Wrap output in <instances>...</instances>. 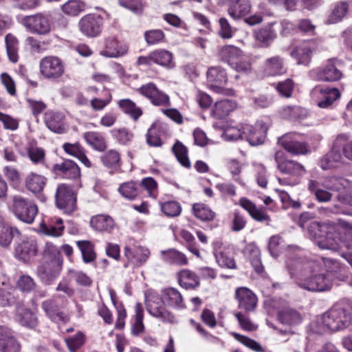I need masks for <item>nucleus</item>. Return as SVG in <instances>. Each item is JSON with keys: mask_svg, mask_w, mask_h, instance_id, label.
<instances>
[{"mask_svg": "<svg viewBox=\"0 0 352 352\" xmlns=\"http://www.w3.org/2000/svg\"><path fill=\"white\" fill-rule=\"evenodd\" d=\"M338 225L342 230L341 232L333 236L329 230L324 238L319 237L318 245L322 249L333 251L338 250L343 245L352 250V225L341 219H338Z\"/></svg>", "mask_w": 352, "mask_h": 352, "instance_id": "nucleus-4", "label": "nucleus"}, {"mask_svg": "<svg viewBox=\"0 0 352 352\" xmlns=\"http://www.w3.org/2000/svg\"><path fill=\"white\" fill-rule=\"evenodd\" d=\"M179 285L185 289H195L199 286V276L193 272L185 269L177 274Z\"/></svg>", "mask_w": 352, "mask_h": 352, "instance_id": "nucleus-38", "label": "nucleus"}, {"mask_svg": "<svg viewBox=\"0 0 352 352\" xmlns=\"http://www.w3.org/2000/svg\"><path fill=\"white\" fill-rule=\"evenodd\" d=\"M161 255L162 260L169 264L182 266L186 265L188 263L186 256L175 249L162 251Z\"/></svg>", "mask_w": 352, "mask_h": 352, "instance_id": "nucleus-39", "label": "nucleus"}, {"mask_svg": "<svg viewBox=\"0 0 352 352\" xmlns=\"http://www.w3.org/2000/svg\"><path fill=\"white\" fill-rule=\"evenodd\" d=\"M102 19L98 14H87L80 19L78 23L80 31L86 36L95 37L102 30Z\"/></svg>", "mask_w": 352, "mask_h": 352, "instance_id": "nucleus-12", "label": "nucleus"}, {"mask_svg": "<svg viewBox=\"0 0 352 352\" xmlns=\"http://www.w3.org/2000/svg\"><path fill=\"white\" fill-rule=\"evenodd\" d=\"M236 108V103L234 100H221L214 103L211 114L217 119H222L228 116Z\"/></svg>", "mask_w": 352, "mask_h": 352, "instance_id": "nucleus-33", "label": "nucleus"}, {"mask_svg": "<svg viewBox=\"0 0 352 352\" xmlns=\"http://www.w3.org/2000/svg\"><path fill=\"white\" fill-rule=\"evenodd\" d=\"M251 10L249 0H228V14L234 19H239L248 13Z\"/></svg>", "mask_w": 352, "mask_h": 352, "instance_id": "nucleus-29", "label": "nucleus"}, {"mask_svg": "<svg viewBox=\"0 0 352 352\" xmlns=\"http://www.w3.org/2000/svg\"><path fill=\"white\" fill-rule=\"evenodd\" d=\"M23 23L30 30L38 34H46L51 29L49 18L41 13L25 16Z\"/></svg>", "mask_w": 352, "mask_h": 352, "instance_id": "nucleus-13", "label": "nucleus"}, {"mask_svg": "<svg viewBox=\"0 0 352 352\" xmlns=\"http://www.w3.org/2000/svg\"><path fill=\"white\" fill-rule=\"evenodd\" d=\"M65 71L63 61L55 56L43 58L39 63V72L45 79L55 80L60 78Z\"/></svg>", "mask_w": 352, "mask_h": 352, "instance_id": "nucleus-6", "label": "nucleus"}, {"mask_svg": "<svg viewBox=\"0 0 352 352\" xmlns=\"http://www.w3.org/2000/svg\"><path fill=\"white\" fill-rule=\"evenodd\" d=\"M140 186L146 190L149 197L155 199L158 195L157 182L151 177H144L141 180Z\"/></svg>", "mask_w": 352, "mask_h": 352, "instance_id": "nucleus-59", "label": "nucleus"}, {"mask_svg": "<svg viewBox=\"0 0 352 352\" xmlns=\"http://www.w3.org/2000/svg\"><path fill=\"white\" fill-rule=\"evenodd\" d=\"M207 84L210 89L214 92L224 95H233L234 91L224 89L223 85L227 82V74L225 70L219 67H211L207 72Z\"/></svg>", "mask_w": 352, "mask_h": 352, "instance_id": "nucleus-8", "label": "nucleus"}, {"mask_svg": "<svg viewBox=\"0 0 352 352\" xmlns=\"http://www.w3.org/2000/svg\"><path fill=\"white\" fill-rule=\"evenodd\" d=\"M101 160L104 166L116 170L120 166V155L116 150H109L101 157Z\"/></svg>", "mask_w": 352, "mask_h": 352, "instance_id": "nucleus-47", "label": "nucleus"}, {"mask_svg": "<svg viewBox=\"0 0 352 352\" xmlns=\"http://www.w3.org/2000/svg\"><path fill=\"white\" fill-rule=\"evenodd\" d=\"M47 179L42 175L31 172L25 178L26 188L32 193H39L43 191Z\"/></svg>", "mask_w": 352, "mask_h": 352, "instance_id": "nucleus-32", "label": "nucleus"}, {"mask_svg": "<svg viewBox=\"0 0 352 352\" xmlns=\"http://www.w3.org/2000/svg\"><path fill=\"white\" fill-rule=\"evenodd\" d=\"M309 190L313 192L316 199L320 202H327L331 200L332 195L329 190H336L337 188L330 185L328 181H325L323 184L319 182L310 180L308 184Z\"/></svg>", "mask_w": 352, "mask_h": 352, "instance_id": "nucleus-22", "label": "nucleus"}, {"mask_svg": "<svg viewBox=\"0 0 352 352\" xmlns=\"http://www.w3.org/2000/svg\"><path fill=\"white\" fill-rule=\"evenodd\" d=\"M195 216L201 221H211L215 217V213L205 204L197 203L192 206Z\"/></svg>", "mask_w": 352, "mask_h": 352, "instance_id": "nucleus-48", "label": "nucleus"}, {"mask_svg": "<svg viewBox=\"0 0 352 352\" xmlns=\"http://www.w3.org/2000/svg\"><path fill=\"white\" fill-rule=\"evenodd\" d=\"M320 265L313 261L298 263L297 284L301 288L312 292L329 289L332 283L329 274L320 272Z\"/></svg>", "mask_w": 352, "mask_h": 352, "instance_id": "nucleus-1", "label": "nucleus"}, {"mask_svg": "<svg viewBox=\"0 0 352 352\" xmlns=\"http://www.w3.org/2000/svg\"><path fill=\"white\" fill-rule=\"evenodd\" d=\"M7 54L9 60L15 63L18 61L19 42L16 38L11 34H8L5 38Z\"/></svg>", "mask_w": 352, "mask_h": 352, "instance_id": "nucleus-43", "label": "nucleus"}, {"mask_svg": "<svg viewBox=\"0 0 352 352\" xmlns=\"http://www.w3.org/2000/svg\"><path fill=\"white\" fill-rule=\"evenodd\" d=\"M245 139L251 145H258L264 142L267 128L263 121H258L254 126L245 124Z\"/></svg>", "mask_w": 352, "mask_h": 352, "instance_id": "nucleus-18", "label": "nucleus"}, {"mask_svg": "<svg viewBox=\"0 0 352 352\" xmlns=\"http://www.w3.org/2000/svg\"><path fill=\"white\" fill-rule=\"evenodd\" d=\"M18 320L21 325L29 328L34 327L37 323L34 314L29 309L23 308L18 309Z\"/></svg>", "mask_w": 352, "mask_h": 352, "instance_id": "nucleus-53", "label": "nucleus"}, {"mask_svg": "<svg viewBox=\"0 0 352 352\" xmlns=\"http://www.w3.org/2000/svg\"><path fill=\"white\" fill-rule=\"evenodd\" d=\"M42 307L46 314L52 320L58 322L60 320L63 321L65 320V316L60 311L59 308L53 300H47L44 301L43 302Z\"/></svg>", "mask_w": 352, "mask_h": 352, "instance_id": "nucleus-44", "label": "nucleus"}, {"mask_svg": "<svg viewBox=\"0 0 352 352\" xmlns=\"http://www.w3.org/2000/svg\"><path fill=\"white\" fill-rule=\"evenodd\" d=\"M127 51L126 45L120 43L115 38L109 37L105 40L104 48L100 54L106 57L117 58L124 55Z\"/></svg>", "mask_w": 352, "mask_h": 352, "instance_id": "nucleus-24", "label": "nucleus"}, {"mask_svg": "<svg viewBox=\"0 0 352 352\" xmlns=\"http://www.w3.org/2000/svg\"><path fill=\"white\" fill-rule=\"evenodd\" d=\"M119 108L126 114L130 116L134 120H138L142 115V111L134 102L130 99H122L118 102Z\"/></svg>", "mask_w": 352, "mask_h": 352, "instance_id": "nucleus-42", "label": "nucleus"}, {"mask_svg": "<svg viewBox=\"0 0 352 352\" xmlns=\"http://www.w3.org/2000/svg\"><path fill=\"white\" fill-rule=\"evenodd\" d=\"M153 52L154 63L168 67L174 66L173 63V54L170 52L163 49L156 50Z\"/></svg>", "mask_w": 352, "mask_h": 352, "instance_id": "nucleus-49", "label": "nucleus"}, {"mask_svg": "<svg viewBox=\"0 0 352 352\" xmlns=\"http://www.w3.org/2000/svg\"><path fill=\"white\" fill-rule=\"evenodd\" d=\"M278 318L281 322L289 325L298 324L302 320L301 315L292 309H285L280 311Z\"/></svg>", "mask_w": 352, "mask_h": 352, "instance_id": "nucleus-45", "label": "nucleus"}, {"mask_svg": "<svg viewBox=\"0 0 352 352\" xmlns=\"http://www.w3.org/2000/svg\"><path fill=\"white\" fill-rule=\"evenodd\" d=\"M57 207L64 212L70 214L76 208V197L72 189L66 184L58 186L55 195Z\"/></svg>", "mask_w": 352, "mask_h": 352, "instance_id": "nucleus-9", "label": "nucleus"}, {"mask_svg": "<svg viewBox=\"0 0 352 352\" xmlns=\"http://www.w3.org/2000/svg\"><path fill=\"white\" fill-rule=\"evenodd\" d=\"M161 296L164 305L175 308H182L184 306L182 294L176 289H164L162 291Z\"/></svg>", "mask_w": 352, "mask_h": 352, "instance_id": "nucleus-36", "label": "nucleus"}, {"mask_svg": "<svg viewBox=\"0 0 352 352\" xmlns=\"http://www.w3.org/2000/svg\"><path fill=\"white\" fill-rule=\"evenodd\" d=\"M342 72L336 67L332 61H329L326 65L318 71L317 78L321 81L334 82L340 80Z\"/></svg>", "mask_w": 352, "mask_h": 352, "instance_id": "nucleus-34", "label": "nucleus"}, {"mask_svg": "<svg viewBox=\"0 0 352 352\" xmlns=\"http://www.w3.org/2000/svg\"><path fill=\"white\" fill-rule=\"evenodd\" d=\"M236 340L256 352H264L263 347L256 341L236 333H232Z\"/></svg>", "mask_w": 352, "mask_h": 352, "instance_id": "nucleus-64", "label": "nucleus"}, {"mask_svg": "<svg viewBox=\"0 0 352 352\" xmlns=\"http://www.w3.org/2000/svg\"><path fill=\"white\" fill-rule=\"evenodd\" d=\"M277 34L272 25H267L256 30L253 32V37L260 47H269L276 38Z\"/></svg>", "mask_w": 352, "mask_h": 352, "instance_id": "nucleus-23", "label": "nucleus"}, {"mask_svg": "<svg viewBox=\"0 0 352 352\" xmlns=\"http://www.w3.org/2000/svg\"><path fill=\"white\" fill-rule=\"evenodd\" d=\"M53 170L56 175L65 179H75L80 176V168L70 160H65L61 163L55 164L53 166Z\"/></svg>", "mask_w": 352, "mask_h": 352, "instance_id": "nucleus-19", "label": "nucleus"}, {"mask_svg": "<svg viewBox=\"0 0 352 352\" xmlns=\"http://www.w3.org/2000/svg\"><path fill=\"white\" fill-rule=\"evenodd\" d=\"M173 151L181 165L185 168L190 167L191 164L188 156V149L182 143L177 141L174 144Z\"/></svg>", "mask_w": 352, "mask_h": 352, "instance_id": "nucleus-51", "label": "nucleus"}, {"mask_svg": "<svg viewBox=\"0 0 352 352\" xmlns=\"http://www.w3.org/2000/svg\"><path fill=\"white\" fill-rule=\"evenodd\" d=\"M245 124L229 126L223 132L224 138L228 140H237L245 138Z\"/></svg>", "mask_w": 352, "mask_h": 352, "instance_id": "nucleus-50", "label": "nucleus"}, {"mask_svg": "<svg viewBox=\"0 0 352 352\" xmlns=\"http://www.w3.org/2000/svg\"><path fill=\"white\" fill-rule=\"evenodd\" d=\"M38 252V245L36 240L28 238L23 240L15 249L17 258L23 262H28L36 256Z\"/></svg>", "mask_w": 352, "mask_h": 352, "instance_id": "nucleus-20", "label": "nucleus"}, {"mask_svg": "<svg viewBox=\"0 0 352 352\" xmlns=\"http://www.w3.org/2000/svg\"><path fill=\"white\" fill-rule=\"evenodd\" d=\"M313 48L312 42H302L291 52V56L297 60L298 64L307 65L311 61Z\"/></svg>", "mask_w": 352, "mask_h": 352, "instance_id": "nucleus-27", "label": "nucleus"}, {"mask_svg": "<svg viewBox=\"0 0 352 352\" xmlns=\"http://www.w3.org/2000/svg\"><path fill=\"white\" fill-rule=\"evenodd\" d=\"M220 56L224 61L233 67L238 60L242 59L243 52L237 47L227 45L221 48Z\"/></svg>", "mask_w": 352, "mask_h": 352, "instance_id": "nucleus-40", "label": "nucleus"}, {"mask_svg": "<svg viewBox=\"0 0 352 352\" xmlns=\"http://www.w3.org/2000/svg\"><path fill=\"white\" fill-rule=\"evenodd\" d=\"M235 297L239 303V307L246 311H253L256 307L257 298L248 288L239 287L236 289Z\"/></svg>", "mask_w": 352, "mask_h": 352, "instance_id": "nucleus-21", "label": "nucleus"}, {"mask_svg": "<svg viewBox=\"0 0 352 352\" xmlns=\"http://www.w3.org/2000/svg\"><path fill=\"white\" fill-rule=\"evenodd\" d=\"M64 228L62 219L57 218L54 223L45 226L44 232L47 235L58 237L63 234Z\"/></svg>", "mask_w": 352, "mask_h": 352, "instance_id": "nucleus-60", "label": "nucleus"}, {"mask_svg": "<svg viewBox=\"0 0 352 352\" xmlns=\"http://www.w3.org/2000/svg\"><path fill=\"white\" fill-rule=\"evenodd\" d=\"M278 142L287 151L293 155H305L309 152L305 143L294 140L289 135L283 136Z\"/></svg>", "mask_w": 352, "mask_h": 352, "instance_id": "nucleus-28", "label": "nucleus"}, {"mask_svg": "<svg viewBox=\"0 0 352 352\" xmlns=\"http://www.w3.org/2000/svg\"><path fill=\"white\" fill-rule=\"evenodd\" d=\"M239 205L245 209L250 217L256 221L266 222L267 224L270 221V216L263 208H258L252 201L245 197L239 200Z\"/></svg>", "mask_w": 352, "mask_h": 352, "instance_id": "nucleus-25", "label": "nucleus"}, {"mask_svg": "<svg viewBox=\"0 0 352 352\" xmlns=\"http://www.w3.org/2000/svg\"><path fill=\"white\" fill-rule=\"evenodd\" d=\"M90 224L93 229L98 232L110 233L116 227L113 218L107 214H97L90 219Z\"/></svg>", "mask_w": 352, "mask_h": 352, "instance_id": "nucleus-30", "label": "nucleus"}, {"mask_svg": "<svg viewBox=\"0 0 352 352\" xmlns=\"http://www.w3.org/2000/svg\"><path fill=\"white\" fill-rule=\"evenodd\" d=\"M261 71L265 76H277L286 73L284 59L280 56L268 57L261 65Z\"/></svg>", "mask_w": 352, "mask_h": 352, "instance_id": "nucleus-16", "label": "nucleus"}, {"mask_svg": "<svg viewBox=\"0 0 352 352\" xmlns=\"http://www.w3.org/2000/svg\"><path fill=\"white\" fill-rule=\"evenodd\" d=\"M11 199V210L14 216L22 222L32 223L38 213L37 206L19 195H13Z\"/></svg>", "mask_w": 352, "mask_h": 352, "instance_id": "nucleus-5", "label": "nucleus"}, {"mask_svg": "<svg viewBox=\"0 0 352 352\" xmlns=\"http://www.w3.org/2000/svg\"><path fill=\"white\" fill-rule=\"evenodd\" d=\"M162 211L168 217H177L182 212V207L177 201H166L161 204Z\"/></svg>", "mask_w": 352, "mask_h": 352, "instance_id": "nucleus-61", "label": "nucleus"}, {"mask_svg": "<svg viewBox=\"0 0 352 352\" xmlns=\"http://www.w3.org/2000/svg\"><path fill=\"white\" fill-rule=\"evenodd\" d=\"M21 346L8 327H0V352H20Z\"/></svg>", "mask_w": 352, "mask_h": 352, "instance_id": "nucleus-17", "label": "nucleus"}, {"mask_svg": "<svg viewBox=\"0 0 352 352\" xmlns=\"http://www.w3.org/2000/svg\"><path fill=\"white\" fill-rule=\"evenodd\" d=\"M118 190L124 198L128 199H135L139 193L138 184L133 182L122 184Z\"/></svg>", "mask_w": 352, "mask_h": 352, "instance_id": "nucleus-57", "label": "nucleus"}, {"mask_svg": "<svg viewBox=\"0 0 352 352\" xmlns=\"http://www.w3.org/2000/svg\"><path fill=\"white\" fill-rule=\"evenodd\" d=\"M344 163L340 149L333 147L328 153L323 156L320 162V167L323 170L336 168Z\"/></svg>", "mask_w": 352, "mask_h": 352, "instance_id": "nucleus-31", "label": "nucleus"}, {"mask_svg": "<svg viewBox=\"0 0 352 352\" xmlns=\"http://www.w3.org/2000/svg\"><path fill=\"white\" fill-rule=\"evenodd\" d=\"M85 3L80 0H69L62 6V11L69 16H77L85 9Z\"/></svg>", "mask_w": 352, "mask_h": 352, "instance_id": "nucleus-52", "label": "nucleus"}, {"mask_svg": "<svg viewBox=\"0 0 352 352\" xmlns=\"http://www.w3.org/2000/svg\"><path fill=\"white\" fill-rule=\"evenodd\" d=\"M62 259L58 248L51 243H46L37 274L46 284H50L60 274Z\"/></svg>", "mask_w": 352, "mask_h": 352, "instance_id": "nucleus-3", "label": "nucleus"}, {"mask_svg": "<svg viewBox=\"0 0 352 352\" xmlns=\"http://www.w3.org/2000/svg\"><path fill=\"white\" fill-rule=\"evenodd\" d=\"M311 96L317 101V104L320 108H327L336 99L339 98L340 94L336 88L323 89L321 87H316L311 91Z\"/></svg>", "mask_w": 352, "mask_h": 352, "instance_id": "nucleus-14", "label": "nucleus"}, {"mask_svg": "<svg viewBox=\"0 0 352 352\" xmlns=\"http://www.w3.org/2000/svg\"><path fill=\"white\" fill-rule=\"evenodd\" d=\"M145 302L147 311L155 318H160L164 321L172 322L173 316L164 307L162 296L153 290H147L145 293Z\"/></svg>", "mask_w": 352, "mask_h": 352, "instance_id": "nucleus-7", "label": "nucleus"}, {"mask_svg": "<svg viewBox=\"0 0 352 352\" xmlns=\"http://www.w3.org/2000/svg\"><path fill=\"white\" fill-rule=\"evenodd\" d=\"M21 232L16 227L3 225L0 228V244L3 247L8 246L13 239L18 238Z\"/></svg>", "mask_w": 352, "mask_h": 352, "instance_id": "nucleus-41", "label": "nucleus"}, {"mask_svg": "<svg viewBox=\"0 0 352 352\" xmlns=\"http://www.w3.org/2000/svg\"><path fill=\"white\" fill-rule=\"evenodd\" d=\"M28 154L30 160L35 164H43L45 162V152L41 147L34 144H30L28 146Z\"/></svg>", "mask_w": 352, "mask_h": 352, "instance_id": "nucleus-56", "label": "nucleus"}, {"mask_svg": "<svg viewBox=\"0 0 352 352\" xmlns=\"http://www.w3.org/2000/svg\"><path fill=\"white\" fill-rule=\"evenodd\" d=\"M45 122L47 128L54 133L61 134L67 131L65 116L60 112H47L45 116Z\"/></svg>", "mask_w": 352, "mask_h": 352, "instance_id": "nucleus-26", "label": "nucleus"}, {"mask_svg": "<svg viewBox=\"0 0 352 352\" xmlns=\"http://www.w3.org/2000/svg\"><path fill=\"white\" fill-rule=\"evenodd\" d=\"M139 92L148 98L155 106H166L170 104L168 96L158 89L153 83L150 82L142 85L139 89Z\"/></svg>", "mask_w": 352, "mask_h": 352, "instance_id": "nucleus-15", "label": "nucleus"}, {"mask_svg": "<svg viewBox=\"0 0 352 352\" xmlns=\"http://www.w3.org/2000/svg\"><path fill=\"white\" fill-rule=\"evenodd\" d=\"M124 254L130 264L140 267L148 261L151 253L147 248L133 243L124 247Z\"/></svg>", "mask_w": 352, "mask_h": 352, "instance_id": "nucleus-10", "label": "nucleus"}, {"mask_svg": "<svg viewBox=\"0 0 352 352\" xmlns=\"http://www.w3.org/2000/svg\"><path fill=\"white\" fill-rule=\"evenodd\" d=\"M85 337L82 332H78L75 336L65 339L67 345L72 352H75L85 343Z\"/></svg>", "mask_w": 352, "mask_h": 352, "instance_id": "nucleus-62", "label": "nucleus"}, {"mask_svg": "<svg viewBox=\"0 0 352 352\" xmlns=\"http://www.w3.org/2000/svg\"><path fill=\"white\" fill-rule=\"evenodd\" d=\"M78 247L80 250L82 259L85 263H90L96 259V253L93 244L88 241H80L77 242Z\"/></svg>", "mask_w": 352, "mask_h": 352, "instance_id": "nucleus-55", "label": "nucleus"}, {"mask_svg": "<svg viewBox=\"0 0 352 352\" xmlns=\"http://www.w3.org/2000/svg\"><path fill=\"white\" fill-rule=\"evenodd\" d=\"M350 323L351 316L346 310L333 307L314 320L310 324V330L321 335L344 329Z\"/></svg>", "mask_w": 352, "mask_h": 352, "instance_id": "nucleus-2", "label": "nucleus"}, {"mask_svg": "<svg viewBox=\"0 0 352 352\" xmlns=\"http://www.w3.org/2000/svg\"><path fill=\"white\" fill-rule=\"evenodd\" d=\"M3 173L12 187L16 188L19 186L21 181V174L15 167L6 166L3 168Z\"/></svg>", "mask_w": 352, "mask_h": 352, "instance_id": "nucleus-54", "label": "nucleus"}, {"mask_svg": "<svg viewBox=\"0 0 352 352\" xmlns=\"http://www.w3.org/2000/svg\"><path fill=\"white\" fill-rule=\"evenodd\" d=\"M283 155L280 151H277L274 155L277 167L282 173L293 177H301L305 174L306 169L304 166L294 160H285Z\"/></svg>", "mask_w": 352, "mask_h": 352, "instance_id": "nucleus-11", "label": "nucleus"}, {"mask_svg": "<svg viewBox=\"0 0 352 352\" xmlns=\"http://www.w3.org/2000/svg\"><path fill=\"white\" fill-rule=\"evenodd\" d=\"M162 133V127L157 124H153L148 129L146 134V142L151 146H161L162 142L160 138Z\"/></svg>", "mask_w": 352, "mask_h": 352, "instance_id": "nucleus-46", "label": "nucleus"}, {"mask_svg": "<svg viewBox=\"0 0 352 352\" xmlns=\"http://www.w3.org/2000/svg\"><path fill=\"white\" fill-rule=\"evenodd\" d=\"M349 5L346 2H340L336 6L328 19L329 23H336L340 21L346 14Z\"/></svg>", "mask_w": 352, "mask_h": 352, "instance_id": "nucleus-58", "label": "nucleus"}, {"mask_svg": "<svg viewBox=\"0 0 352 352\" xmlns=\"http://www.w3.org/2000/svg\"><path fill=\"white\" fill-rule=\"evenodd\" d=\"M165 34L161 30H151L144 32V39L148 45H155L164 39Z\"/></svg>", "mask_w": 352, "mask_h": 352, "instance_id": "nucleus-63", "label": "nucleus"}, {"mask_svg": "<svg viewBox=\"0 0 352 352\" xmlns=\"http://www.w3.org/2000/svg\"><path fill=\"white\" fill-rule=\"evenodd\" d=\"M82 137L87 144L96 151L102 152L107 147L106 140L100 132L87 131L83 133Z\"/></svg>", "mask_w": 352, "mask_h": 352, "instance_id": "nucleus-37", "label": "nucleus"}, {"mask_svg": "<svg viewBox=\"0 0 352 352\" xmlns=\"http://www.w3.org/2000/svg\"><path fill=\"white\" fill-rule=\"evenodd\" d=\"M243 252L250 261V263L255 271L257 273H261L263 271V267L261 261L260 250L256 245L254 243H248L245 245Z\"/></svg>", "mask_w": 352, "mask_h": 352, "instance_id": "nucleus-35", "label": "nucleus"}]
</instances>
